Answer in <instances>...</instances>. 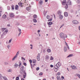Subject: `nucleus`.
Segmentation results:
<instances>
[{"label":"nucleus","mask_w":80,"mask_h":80,"mask_svg":"<svg viewBox=\"0 0 80 80\" xmlns=\"http://www.w3.org/2000/svg\"><path fill=\"white\" fill-rule=\"evenodd\" d=\"M78 44L80 45V42H78Z\"/></svg>","instance_id":"obj_64"},{"label":"nucleus","mask_w":80,"mask_h":80,"mask_svg":"<svg viewBox=\"0 0 80 80\" xmlns=\"http://www.w3.org/2000/svg\"><path fill=\"white\" fill-rule=\"evenodd\" d=\"M11 7L12 10H14V5H12Z\"/></svg>","instance_id":"obj_28"},{"label":"nucleus","mask_w":80,"mask_h":80,"mask_svg":"<svg viewBox=\"0 0 80 80\" xmlns=\"http://www.w3.org/2000/svg\"><path fill=\"white\" fill-rule=\"evenodd\" d=\"M73 54H71L69 55L67 57V58H68V57H73Z\"/></svg>","instance_id":"obj_17"},{"label":"nucleus","mask_w":80,"mask_h":80,"mask_svg":"<svg viewBox=\"0 0 80 80\" xmlns=\"http://www.w3.org/2000/svg\"><path fill=\"white\" fill-rule=\"evenodd\" d=\"M58 14L59 15H61V14H62V11H58Z\"/></svg>","instance_id":"obj_10"},{"label":"nucleus","mask_w":80,"mask_h":80,"mask_svg":"<svg viewBox=\"0 0 80 80\" xmlns=\"http://www.w3.org/2000/svg\"><path fill=\"white\" fill-rule=\"evenodd\" d=\"M18 5H19V7H22V2H19L18 3Z\"/></svg>","instance_id":"obj_15"},{"label":"nucleus","mask_w":80,"mask_h":80,"mask_svg":"<svg viewBox=\"0 0 80 80\" xmlns=\"http://www.w3.org/2000/svg\"><path fill=\"white\" fill-rule=\"evenodd\" d=\"M44 27H46V24L44 23Z\"/></svg>","instance_id":"obj_50"},{"label":"nucleus","mask_w":80,"mask_h":80,"mask_svg":"<svg viewBox=\"0 0 80 80\" xmlns=\"http://www.w3.org/2000/svg\"><path fill=\"white\" fill-rule=\"evenodd\" d=\"M64 16H65V17H67V16H68V13L66 12H65Z\"/></svg>","instance_id":"obj_21"},{"label":"nucleus","mask_w":80,"mask_h":80,"mask_svg":"<svg viewBox=\"0 0 80 80\" xmlns=\"http://www.w3.org/2000/svg\"><path fill=\"white\" fill-rule=\"evenodd\" d=\"M50 60H53V57H52V56H51Z\"/></svg>","instance_id":"obj_31"},{"label":"nucleus","mask_w":80,"mask_h":80,"mask_svg":"<svg viewBox=\"0 0 80 80\" xmlns=\"http://www.w3.org/2000/svg\"><path fill=\"white\" fill-rule=\"evenodd\" d=\"M40 69V68H39L38 67L36 68V70H38Z\"/></svg>","instance_id":"obj_49"},{"label":"nucleus","mask_w":80,"mask_h":80,"mask_svg":"<svg viewBox=\"0 0 80 80\" xmlns=\"http://www.w3.org/2000/svg\"><path fill=\"white\" fill-rule=\"evenodd\" d=\"M68 3L69 5H72V2H71V1L70 0L68 1Z\"/></svg>","instance_id":"obj_8"},{"label":"nucleus","mask_w":80,"mask_h":80,"mask_svg":"<svg viewBox=\"0 0 80 80\" xmlns=\"http://www.w3.org/2000/svg\"><path fill=\"white\" fill-rule=\"evenodd\" d=\"M24 69V66H22L20 68V71L19 73H22L23 72V69Z\"/></svg>","instance_id":"obj_3"},{"label":"nucleus","mask_w":80,"mask_h":80,"mask_svg":"<svg viewBox=\"0 0 80 80\" xmlns=\"http://www.w3.org/2000/svg\"><path fill=\"white\" fill-rule=\"evenodd\" d=\"M64 41L65 42V43H66V45L67 46H68V44L65 41Z\"/></svg>","instance_id":"obj_47"},{"label":"nucleus","mask_w":80,"mask_h":80,"mask_svg":"<svg viewBox=\"0 0 80 80\" xmlns=\"http://www.w3.org/2000/svg\"><path fill=\"white\" fill-rule=\"evenodd\" d=\"M67 47L68 49H70V48H69V46H67Z\"/></svg>","instance_id":"obj_56"},{"label":"nucleus","mask_w":80,"mask_h":80,"mask_svg":"<svg viewBox=\"0 0 80 80\" xmlns=\"http://www.w3.org/2000/svg\"><path fill=\"white\" fill-rule=\"evenodd\" d=\"M23 65H25V66H26V65H27V63H26L25 62H24L23 63Z\"/></svg>","instance_id":"obj_45"},{"label":"nucleus","mask_w":80,"mask_h":80,"mask_svg":"<svg viewBox=\"0 0 80 80\" xmlns=\"http://www.w3.org/2000/svg\"><path fill=\"white\" fill-rule=\"evenodd\" d=\"M52 22H49L48 24L49 25H52Z\"/></svg>","instance_id":"obj_35"},{"label":"nucleus","mask_w":80,"mask_h":80,"mask_svg":"<svg viewBox=\"0 0 80 80\" xmlns=\"http://www.w3.org/2000/svg\"><path fill=\"white\" fill-rule=\"evenodd\" d=\"M2 76L1 74H0V78H2Z\"/></svg>","instance_id":"obj_54"},{"label":"nucleus","mask_w":80,"mask_h":80,"mask_svg":"<svg viewBox=\"0 0 80 80\" xmlns=\"http://www.w3.org/2000/svg\"><path fill=\"white\" fill-rule=\"evenodd\" d=\"M29 62H30V63H32V61L31 60H29Z\"/></svg>","instance_id":"obj_58"},{"label":"nucleus","mask_w":80,"mask_h":80,"mask_svg":"<svg viewBox=\"0 0 80 80\" xmlns=\"http://www.w3.org/2000/svg\"><path fill=\"white\" fill-rule=\"evenodd\" d=\"M19 79V78L18 77H17L16 78V80H18Z\"/></svg>","instance_id":"obj_42"},{"label":"nucleus","mask_w":80,"mask_h":80,"mask_svg":"<svg viewBox=\"0 0 80 80\" xmlns=\"http://www.w3.org/2000/svg\"><path fill=\"white\" fill-rule=\"evenodd\" d=\"M47 19H49L50 18V16L49 15L47 16Z\"/></svg>","instance_id":"obj_36"},{"label":"nucleus","mask_w":80,"mask_h":80,"mask_svg":"<svg viewBox=\"0 0 80 80\" xmlns=\"http://www.w3.org/2000/svg\"><path fill=\"white\" fill-rule=\"evenodd\" d=\"M26 10H27L28 11H29V10H30V7H28L26 8Z\"/></svg>","instance_id":"obj_30"},{"label":"nucleus","mask_w":80,"mask_h":80,"mask_svg":"<svg viewBox=\"0 0 80 80\" xmlns=\"http://www.w3.org/2000/svg\"><path fill=\"white\" fill-rule=\"evenodd\" d=\"M12 41V38H11V39L9 40L8 43H11V42Z\"/></svg>","instance_id":"obj_25"},{"label":"nucleus","mask_w":80,"mask_h":80,"mask_svg":"<svg viewBox=\"0 0 80 80\" xmlns=\"http://www.w3.org/2000/svg\"><path fill=\"white\" fill-rule=\"evenodd\" d=\"M36 60L35 59H33L32 60V63H36Z\"/></svg>","instance_id":"obj_23"},{"label":"nucleus","mask_w":80,"mask_h":80,"mask_svg":"<svg viewBox=\"0 0 80 80\" xmlns=\"http://www.w3.org/2000/svg\"><path fill=\"white\" fill-rule=\"evenodd\" d=\"M21 33H22V32H20L18 35V36H20V34H21Z\"/></svg>","instance_id":"obj_48"},{"label":"nucleus","mask_w":80,"mask_h":80,"mask_svg":"<svg viewBox=\"0 0 80 80\" xmlns=\"http://www.w3.org/2000/svg\"><path fill=\"white\" fill-rule=\"evenodd\" d=\"M37 58L38 61H40V56H37Z\"/></svg>","instance_id":"obj_29"},{"label":"nucleus","mask_w":80,"mask_h":80,"mask_svg":"<svg viewBox=\"0 0 80 80\" xmlns=\"http://www.w3.org/2000/svg\"><path fill=\"white\" fill-rule=\"evenodd\" d=\"M8 10H10V7L9 6H8Z\"/></svg>","instance_id":"obj_46"},{"label":"nucleus","mask_w":80,"mask_h":80,"mask_svg":"<svg viewBox=\"0 0 80 80\" xmlns=\"http://www.w3.org/2000/svg\"><path fill=\"white\" fill-rule=\"evenodd\" d=\"M18 54H19V51L17 52L15 56H16V57H17V56L18 55Z\"/></svg>","instance_id":"obj_34"},{"label":"nucleus","mask_w":80,"mask_h":80,"mask_svg":"<svg viewBox=\"0 0 80 80\" xmlns=\"http://www.w3.org/2000/svg\"><path fill=\"white\" fill-rule=\"evenodd\" d=\"M18 67V65L17 64V63L15 64L14 67L15 68H17Z\"/></svg>","instance_id":"obj_14"},{"label":"nucleus","mask_w":80,"mask_h":80,"mask_svg":"<svg viewBox=\"0 0 80 80\" xmlns=\"http://www.w3.org/2000/svg\"><path fill=\"white\" fill-rule=\"evenodd\" d=\"M43 73L42 72H40L39 74V75H42Z\"/></svg>","instance_id":"obj_41"},{"label":"nucleus","mask_w":80,"mask_h":80,"mask_svg":"<svg viewBox=\"0 0 80 80\" xmlns=\"http://www.w3.org/2000/svg\"><path fill=\"white\" fill-rule=\"evenodd\" d=\"M62 78V80H64V77L63 76H62L61 78Z\"/></svg>","instance_id":"obj_40"},{"label":"nucleus","mask_w":80,"mask_h":80,"mask_svg":"<svg viewBox=\"0 0 80 80\" xmlns=\"http://www.w3.org/2000/svg\"><path fill=\"white\" fill-rule=\"evenodd\" d=\"M7 18V16L6 15L4 14L2 16L3 18Z\"/></svg>","instance_id":"obj_18"},{"label":"nucleus","mask_w":80,"mask_h":80,"mask_svg":"<svg viewBox=\"0 0 80 80\" xmlns=\"http://www.w3.org/2000/svg\"><path fill=\"white\" fill-rule=\"evenodd\" d=\"M18 6L17 5H16L15 7V10H18Z\"/></svg>","instance_id":"obj_19"},{"label":"nucleus","mask_w":80,"mask_h":80,"mask_svg":"<svg viewBox=\"0 0 80 80\" xmlns=\"http://www.w3.org/2000/svg\"><path fill=\"white\" fill-rule=\"evenodd\" d=\"M8 71V72H12V70L11 69H9Z\"/></svg>","instance_id":"obj_33"},{"label":"nucleus","mask_w":80,"mask_h":80,"mask_svg":"<svg viewBox=\"0 0 80 80\" xmlns=\"http://www.w3.org/2000/svg\"><path fill=\"white\" fill-rule=\"evenodd\" d=\"M47 52L48 53H50L51 52V50L50 49H47Z\"/></svg>","instance_id":"obj_16"},{"label":"nucleus","mask_w":80,"mask_h":80,"mask_svg":"<svg viewBox=\"0 0 80 80\" xmlns=\"http://www.w3.org/2000/svg\"><path fill=\"white\" fill-rule=\"evenodd\" d=\"M57 75H60V72H58L57 73Z\"/></svg>","instance_id":"obj_57"},{"label":"nucleus","mask_w":80,"mask_h":80,"mask_svg":"<svg viewBox=\"0 0 80 80\" xmlns=\"http://www.w3.org/2000/svg\"><path fill=\"white\" fill-rule=\"evenodd\" d=\"M7 26L8 27H10V24H8L7 25Z\"/></svg>","instance_id":"obj_61"},{"label":"nucleus","mask_w":80,"mask_h":80,"mask_svg":"<svg viewBox=\"0 0 80 80\" xmlns=\"http://www.w3.org/2000/svg\"><path fill=\"white\" fill-rule=\"evenodd\" d=\"M64 38H67V35H64Z\"/></svg>","instance_id":"obj_43"},{"label":"nucleus","mask_w":80,"mask_h":80,"mask_svg":"<svg viewBox=\"0 0 80 80\" xmlns=\"http://www.w3.org/2000/svg\"><path fill=\"white\" fill-rule=\"evenodd\" d=\"M10 47V46L9 45H8V48H9V47Z\"/></svg>","instance_id":"obj_63"},{"label":"nucleus","mask_w":80,"mask_h":80,"mask_svg":"<svg viewBox=\"0 0 80 80\" xmlns=\"http://www.w3.org/2000/svg\"><path fill=\"white\" fill-rule=\"evenodd\" d=\"M60 76L59 75H58V77H57V79L58 80H60Z\"/></svg>","instance_id":"obj_26"},{"label":"nucleus","mask_w":80,"mask_h":80,"mask_svg":"<svg viewBox=\"0 0 80 80\" xmlns=\"http://www.w3.org/2000/svg\"><path fill=\"white\" fill-rule=\"evenodd\" d=\"M72 69H74V70H76V69H77V68L76 67V66H73L72 68Z\"/></svg>","instance_id":"obj_12"},{"label":"nucleus","mask_w":80,"mask_h":80,"mask_svg":"<svg viewBox=\"0 0 80 80\" xmlns=\"http://www.w3.org/2000/svg\"><path fill=\"white\" fill-rule=\"evenodd\" d=\"M33 21L34 22H35V23H36V22H37V20L35 19H33Z\"/></svg>","instance_id":"obj_32"},{"label":"nucleus","mask_w":80,"mask_h":80,"mask_svg":"<svg viewBox=\"0 0 80 80\" xmlns=\"http://www.w3.org/2000/svg\"><path fill=\"white\" fill-rule=\"evenodd\" d=\"M56 66H57L58 68H59L60 66H61V64L60 62H58L56 64Z\"/></svg>","instance_id":"obj_5"},{"label":"nucleus","mask_w":80,"mask_h":80,"mask_svg":"<svg viewBox=\"0 0 80 80\" xmlns=\"http://www.w3.org/2000/svg\"><path fill=\"white\" fill-rule=\"evenodd\" d=\"M50 67H51L52 68L53 67V65H50Z\"/></svg>","instance_id":"obj_53"},{"label":"nucleus","mask_w":80,"mask_h":80,"mask_svg":"<svg viewBox=\"0 0 80 80\" xmlns=\"http://www.w3.org/2000/svg\"><path fill=\"white\" fill-rule=\"evenodd\" d=\"M16 25H20V24L19 23H18V22H17V23L16 24Z\"/></svg>","instance_id":"obj_52"},{"label":"nucleus","mask_w":80,"mask_h":80,"mask_svg":"<svg viewBox=\"0 0 80 80\" xmlns=\"http://www.w3.org/2000/svg\"><path fill=\"white\" fill-rule=\"evenodd\" d=\"M26 75H23V78H25V77H26Z\"/></svg>","instance_id":"obj_55"},{"label":"nucleus","mask_w":80,"mask_h":80,"mask_svg":"<svg viewBox=\"0 0 80 80\" xmlns=\"http://www.w3.org/2000/svg\"><path fill=\"white\" fill-rule=\"evenodd\" d=\"M73 23H74V24H78V21L77 20H73L72 21Z\"/></svg>","instance_id":"obj_9"},{"label":"nucleus","mask_w":80,"mask_h":80,"mask_svg":"<svg viewBox=\"0 0 80 80\" xmlns=\"http://www.w3.org/2000/svg\"><path fill=\"white\" fill-rule=\"evenodd\" d=\"M17 58V56H15L14 58H12V60H15V58Z\"/></svg>","instance_id":"obj_22"},{"label":"nucleus","mask_w":80,"mask_h":80,"mask_svg":"<svg viewBox=\"0 0 80 80\" xmlns=\"http://www.w3.org/2000/svg\"><path fill=\"white\" fill-rule=\"evenodd\" d=\"M21 58H22V60H25V58H24L23 57H22Z\"/></svg>","instance_id":"obj_39"},{"label":"nucleus","mask_w":80,"mask_h":80,"mask_svg":"<svg viewBox=\"0 0 80 80\" xmlns=\"http://www.w3.org/2000/svg\"><path fill=\"white\" fill-rule=\"evenodd\" d=\"M33 17L34 18H37V15H34L33 16Z\"/></svg>","instance_id":"obj_37"},{"label":"nucleus","mask_w":80,"mask_h":80,"mask_svg":"<svg viewBox=\"0 0 80 80\" xmlns=\"http://www.w3.org/2000/svg\"><path fill=\"white\" fill-rule=\"evenodd\" d=\"M3 78L4 80H8L7 77H3Z\"/></svg>","instance_id":"obj_27"},{"label":"nucleus","mask_w":80,"mask_h":80,"mask_svg":"<svg viewBox=\"0 0 80 80\" xmlns=\"http://www.w3.org/2000/svg\"><path fill=\"white\" fill-rule=\"evenodd\" d=\"M62 4L63 5H64V6H65V8L66 9L68 8V5L67 4L66 2H62Z\"/></svg>","instance_id":"obj_2"},{"label":"nucleus","mask_w":80,"mask_h":80,"mask_svg":"<svg viewBox=\"0 0 80 80\" xmlns=\"http://www.w3.org/2000/svg\"><path fill=\"white\" fill-rule=\"evenodd\" d=\"M59 18H60V19H62V18H63V16H62V15H59Z\"/></svg>","instance_id":"obj_20"},{"label":"nucleus","mask_w":80,"mask_h":80,"mask_svg":"<svg viewBox=\"0 0 80 80\" xmlns=\"http://www.w3.org/2000/svg\"><path fill=\"white\" fill-rule=\"evenodd\" d=\"M59 36L61 38H62L63 40H65V37H64V34L63 32H61L59 34Z\"/></svg>","instance_id":"obj_1"},{"label":"nucleus","mask_w":80,"mask_h":80,"mask_svg":"<svg viewBox=\"0 0 80 80\" xmlns=\"http://www.w3.org/2000/svg\"><path fill=\"white\" fill-rule=\"evenodd\" d=\"M64 26V24H62V25H61V27H63V26Z\"/></svg>","instance_id":"obj_59"},{"label":"nucleus","mask_w":80,"mask_h":80,"mask_svg":"<svg viewBox=\"0 0 80 80\" xmlns=\"http://www.w3.org/2000/svg\"><path fill=\"white\" fill-rule=\"evenodd\" d=\"M52 18H50L49 20V21L50 22L52 21Z\"/></svg>","instance_id":"obj_51"},{"label":"nucleus","mask_w":80,"mask_h":80,"mask_svg":"<svg viewBox=\"0 0 80 80\" xmlns=\"http://www.w3.org/2000/svg\"><path fill=\"white\" fill-rule=\"evenodd\" d=\"M8 33V30L7 29H5L3 32V34L4 35H5L7 33Z\"/></svg>","instance_id":"obj_7"},{"label":"nucleus","mask_w":80,"mask_h":80,"mask_svg":"<svg viewBox=\"0 0 80 80\" xmlns=\"http://www.w3.org/2000/svg\"><path fill=\"white\" fill-rule=\"evenodd\" d=\"M18 30L19 32H20L21 31V29H18Z\"/></svg>","instance_id":"obj_60"},{"label":"nucleus","mask_w":80,"mask_h":80,"mask_svg":"<svg viewBox=\"0 0 80 80\" xmlns=\"http://www.w3.org/2000/svg\"><path fill=\"white\" fill-rule=\"evenodd\" d=\"M56 67V65H55L54 67V71L55 72H57V71L58 70V68H56L55 67Z\"/></svg>","instance_id":"obj_11"},{"label":"nucleus","mask_w":80,"mask_h":80,"mask_svg":"<svg viewBox=\"0 0 80 80\" xmlns=\"http://www.w3.org/2000/svg\"><path fill=\"white\" fill-rule=\"evenodd\" d=\"M64 52H67V48L66 46H65L64 48Z\"/></svg>","instance_id":"obj_13"},{"label":"nucleus","mask_w":80,"mask_h":80,"mask_svg":"<svg viewBox=\"0 0 80 80\" xmlns=\"http://www.w3.org/2000/svg\"><path fill=\"white\" fill-rule=\"evenodd\" d=\"M39 3L40 5H42V3H43V1H40L39 2Z\"/></svg>","instance_id":"obj_24"},{"label":"nucleus","mask_w":80,"mask_h":80,"mask_svg":"<svg viewBox=\"0 0 80 80\" xmlns=\"http://www.w3.org/2000/svg\"><path fill=\"white\" fill-rule=\"evenodd\" d=\"M9 16L10 17L13 18L14 17V13L12 12H10L9 13Z\"/></svg>","instance_id":"obj_4"},{"label":"nucleus","mask_w":80,"mask_h":80,"mask_svg":"<svg viewBox=\"0 0 80 80\" xmlns=\"http://www.w3.org/2000/svg\"><path fill=\"white\" fill-rule=\"evenodd\" d=\"M47 13V12H44V15H46V13Z\"/></svg>","instance_id":"obj_44"},{"label":"nucleus","mask_w":80,"mask_h":80,"mask_svg":"<svg viewBox=\"0 0 80 80\" xmlns=\"http://www.w3.org/2000/svg\"><path fill=\"white\" fill-rule=\"evenodd\" d=\"M45 59L46 60H49V59H50V57H49V56H48V55H47L45 57Z\"/></svg>","instance_id":"obj_6"},{"label":"nucleus","mask_w":80,"mask_h":80,"mask_svg":"<svg viewBox=\"0 0 80 80\" xmlns=\"http://www.w3.org/2000/svg\"><path fill=\"white\" fill-rule=\"evenodd\" d=\"M5 29L4 28H2V32H4V31H5Z\"/></svg>","instance_id":"obj_38"},{"label":"nucleus","mask_w":80,"mask_h":80,"mask_svg":"<svg viewBox=\"0 0 80 80\" xmlns=\"http://www.w3.org/2000/svg\"><path fill=\"white\" fill-rule=\"evenodd\" d=\"M78 29L79 30H80V26H79L78 27Z\"/></svg>","instance_id":"obj_62"}]
</instances>
